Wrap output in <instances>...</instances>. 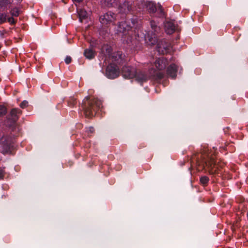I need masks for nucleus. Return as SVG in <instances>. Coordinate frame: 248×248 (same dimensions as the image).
<instances>
[{
  "mask_svg": "<svg viewBox=\"0 0 248 248\" xmlns=\"http://www.w3.org/2000/svg\"><path fill=\"white\" fill-rule=\"evenodd\" d=\"M202 162L204 169L210 174H216L218 172L217 165L215 163V158L210 154L204 153L202 155Z\"/></svg>",
  "mask_w": 248,
  "mask_h": 248,
  "instance_id": "2",
  "label": "nucleus"
},
{
  "mask_svg": "<svg viewBox=\"0 0 248 248\" xmlns=\"http://www.w3.org/2000/svg\"><path fill=\"white\" fill-rule=\"evenodd\" d=\"M112 61L120 63L122 61V54L121 52L113 53L112 55Z\"/></svg>",
  "mask_w": 248,
  "mask_h": 248,
  "instance_id": "13",
  "label": "nucleus"
},
{
  "mask_svg": "<svg viewBox=\"0 0 248 248\" xmlns=\"http://www.w3.org/2000/svg\"><path fill=\"white\" fill-rule=\"evenodd\" d=\"M247 217H248V212H247Z\"/></svg>",
  "mask_w": 248,
  "mask_h": 248,
  "instance_id": "32",
  "label": "nucleus"
},
{
  "mask_svg": "<svg viewBox=\"0 0 248 248\" xmlns=\"http://www.w3.org/2000/svg\"><path fill=\"white\" fill-rule=\"evenodd\" d=\"M145 6L148 12L150 14L155 13L157 10V6L155 3L153 1H147L145 2Z\"/></svg>",
  "mask_w": 248,
  "mask_h": 248,
  "instance_id": "11",
  "label": "nucleus"
},
{
  "mask_svg": "<svg viewBox=\"0 0 248 248\" xmlns=\"http://www.w3.org/2000/svg\"><path fill=\"white\" fill-rule=\"evenodd\" d=\"M158 9L161 13H163V9L162 7L161 6V5L160 4H158Z\"/></svg>",
  "mask_w": 248,
  "mask_h": 248,
  "instance_id": "30",
  "label": "nucleus"
},
{
  "mask_svg": "<svg viewBox=\"0 0 248 248\" xmlns=\"http://www.w3.org/2000/svg\"><path fill=\"white\" fill-rule=\"evenodd\" d=\"M7 14L3 13L0 14V24L5 23L7 21Z\"/></svg>",
  "mask_w": 248,
  "mask_h": 248,
  "instance_id": "21",
  "label": "nucleus"
},
{
  "mask_svg": "<svg viewBox=\"0 0 248 248\" xmlns=\"http://www.w3.org/2000/svg\"><path fill=\"white\" fill-rule=\"evenodd\" d=\"M6 113V108L2 105H0V116L4 115Z\"/></svg>",
  "mask_w": 248,
  "mask_h": 248,
  "instance_id": "23",
  "label": "nucleus"
},
{
  "mask_svg": "<svg viewBox=\"0 0 248 248\" xmlns=\"http://www.w3.org/2000/svg\"><path fill=\"white\" fill-rule=\"evenodd\" d=\"M6 33V31L4 30L0 31V35L1 37L3 38L4 37V34Z\"/></svg>",
  "mask_w": 248,
  "mask_h": 248,
  "instance_id": "29",
  "label": "nucleus"
},
{
  "mask_svg": "<svg viewBox=\"0 0 248 248\" xmlns=\"http://www.w3.org/2000/svg\"><path fill=\"white\" fill-rule=\"evenodd\" d=\"M21 111L18 108H13L11 110L10 114L13 121H16L18 117V115L21 114Z\"/></svg>",
  "mask_w": 248,
  "mask_h": 248,
  "instance_id": "14",
  "label": "nucleus"
},
{
  "mask_svg": "<svg viewBox=\"0 0 248 248\" xmlns=\"http://www.w3.org/2000/svg\"><path fill=\"white\" fill-rule=\"evenodd\" d=\"M115 15L111 12H108L100 17V20L102 24L110 23L115 20Z\"/></svg>",
  "mask_w": 248,
  "mask_h": 248,
  "instance_id": "7",
  "label": "nucleus"
},
{
  "mask_svg": "<svg viewBox=\"0 0 248 248\" xmlns=\"http://www.w3.org/2000/svg\"><path fill=\"white\" fill-rule=\"evenodd\" d=\"M120 8L123 9H121L120 12L125 13L127 11H129L130 10L129 7L128 6V3L127 2H124L122 6H120Z\"/></svg>",
  "mask_w": 248,
  "mask_h": 248,
  "instance_id": "20",
  "label": "nucleus"
},
{
  "mask_svg": "<svg viewBox=\"0 0 248 248\" xmlns=\"http://www.w3.org/2000/svg\"><path fill=\"white\" fill-rule=\"evenodd\" d=\"M102 107V102L97 98L90 99L86 97L83 101L82 108L87 117H92L95 115V112Z\"/></svg>",
  "mask_w": 248,
  "mask_h": 248,
  "instance_id": "1",
  "label": "nucleus"
},
{
  "mask_svg": "<svg viewBox=\"0 0 248 248\" xmlns=\"http://www.w3.org/2000/svg\"><path fill=\"white\" fill-rule=\"evenodd\" d=\"M145 41L149 45H155L157 42L156 35L153 33L149 32L145 36Z\"/></svg>",
  "mask_w": 248,
  "mask_h": 248,
  "instance_id": "9",
  "label": "nucleus"
},
{
  "mask_svg": "<svg viewBox=\"0 0 248 248\" xmlns=\"http://www.w3.org/2000/svg\"><path fill=\"white\" fill-rule=\"evenodd\" d=\"M64 61L66 64H69L72 61V58L70 56H67L65 58Z\"/></svg>",
  "mask_w": 248,
  "mask_h": 248,
  "instance_id": "27",
  "label": "nucleus"
},
{
  "mask_svg": "<svg viewBox=\"0 0 248 248\" xmlns=\"http://www.w3.org/2000/svg\"><path fill=\"white\" fill-rule=\"evenodd\" d=\"M175 25L171 22H167L165 24V31L168 34H172L175 30Z\"/></svg>",
  "mask_w": 248,
  "mask_h": 248,
  "instance_id": "12",
  "label": "nucleus"
},
{
  "mask_svg": "<svg viewBox=\"0 0 248 248\" xmlns=\"http://www.w3.org/2000/svg\"><path fill=\"white\" fill-rule=\"evenodd\" d=\"M151 23L152 28L154 29L155 31H157L158 30H159V27H157V26L154 27L153 26V22H151Z\"/></svg>",
  "mask_w": 248,
  "mask_h": 248,
  "instance_id": "28",
  "label": "nucleus"
},
{
  "mask_svg": "<svg viewBox=\"0 0 248 248\" xmlns=\"http://www.w3.org/2000/svg\"><path fill=\"white\" fill-rule=\"evenodd\" d=\"M131 28V26L128 25L126 21L119 23L118 31L122 33V40L124 43L128 44L132 42L133 37L132 36V31L130 30Z\"/></svg>",
  "mask_w": 248,
  "mask_h": 248,
  "instance_id": "4",
  "label": "nucleus"
},
{
  "mask_svg": "<svg viewBox=\"0 0 248 248\" xmlns=\"http://www.w3.org/2000/svg\"><path fill=\"white\" fill-rule=\"evenodd\" d=\"M136 78V80L140 83H143L147 81V80L149 78V76L146 75L142 72H137L136 73V76L134 77Z\"/></svg>",
  "mask_w": 248,
  "mask_h": 248,
  "instance_id": "10",
  "label": "nucleus"
},
{
  "mask_svg": "<svg viewBox=\"0 0 248 248\" xmlns=\"http://www.w3.org/2000/svg\"><path fill=\"white\" fill-rule=\"evenodd\" d=\"M4 174H5V172H4V168H2L0 167V179H3V178L4 176Z\"/></svg>",
  "mask_w": 248,
  "mask_h": 248,
  "instance_id": "24",
  "label": "nucleus"
},
{
  "mask_svg": "<svg viewBox=\"0 0 248 248\" xmlns=\"http://www.w3.org/2000/svg\"><path fill=\"white\" fill-rule=\"evenodd\" d=\"M78 14L79 20L82 22L83 20L86 19L88 16L87 12L84 9H80L78 10Z\"/></svg>",
  "mask_w": 248,
  "mask_h": 248,
  "instance_id": "16",
  "label": "nucleus"
},
{
  "mask_svg": "<svg viewBox=\"0 0 248 248\" xmlns=\"http://www.w3.org/2000/svg\"><path fill=\"white\" fill-rule=\"evenodd\" d=\"M136 69L134 67L124 66L122 70V75L125 78H133L136 76Z\"/></svg>",
  "mask_w": 248,
  "mask_h": 248,
  "instance_id": "6",
  "label": "nucleus"
},
{
  "mask_svg": "<svg viewBox=\"0 0 248 248\" xmlns=\"http://www.w3.org/2000/svg\"><path fill=\"white\" fill-rule=\"evenodd\" d=\"M169 50V48L168 46H163L159 44H157V51L159 53L165 54L168 53Z\"/></svg>",
  "mask_w": 248,
  "mask_h": 248,
  "instance_id": "17",
  "label": "nucleus"
},
{
  "mask_svg": "<svg viewBox=\"0 0 248 248\" xmlns=\"http://www.w3.org/2000/svg\"><path fill=\"white\" fill-rule=\"evenodd\" d=\"M84 56L89 59H93L95 56V53L91 48L86 49L84 52Z\"/></svg>",
  "mask_w": 248,
  "mask_h": 248,
  "instance_id": "15",
  "label": "nucleus"
},
{
  "mask_svg": "<svg viewBox=\"0 0 248 248\" xmlns=\"http://www.w3.org/2000/svg\"><path fill=\"white\" fill-rule=\"evenodd\" d=\"M7 20L11 24H14L16 22L14 18L13 17H7Z\"/></svg>",
  "mask_w": 248,
  "mask_h": 248,
  "instance_id": "25",
  "label": "nucleus"
},
{
  "mask_svg": "<svg viewBox=\"0 0 248 248\" xmlns=\"http://www.w3.org/2000/svg\"><path fill=\"white\" fill-rule=\"evenodd\" d=\"M28 102L27 101H23L20 105L21 108H25L28 106Z\"/></svg>",
  "mask_w": 248,
  "mask_h": 248,
  "instance_id": "26",
  "label": "nucleus"
},
{
  "mask_svg": "<svg viewBox=\"0 0 248 248\" xmlns=\"http://www.w3.org/2000/svg\"><path fill=\"white\" fill-rule=\"evenodd\" d=\"M106 74L109 78H115L119 76V68L116 64L111 63L107 66Z\"/></svg>",
  "mask_w": 248,
  "mask_h": 248,
  "instance_id": "5",
  "label": "nucleus"
},
{
  "mask_svg": "<svg viewBox=\"0 0 248 248\" xmlns=\"http://www.w3.org/2000/svg\"><path fill=\"white\" fill-rule=\"evenodd\" d=\"M168 65L167 59L164 58L157 59L154 63L155 69L152 75L155 79H161L164 78L165 73L164 70Z\"/></svg>",
  "mask_w": 248,
  "mask_h": 248,
  "instance_id": "3",
  "label": "nucleus"
},
{
  "mask_svg": "<svg viewBox=\"0 0 248 248\" xmlns=\"http://www.w3.org/2000/svg\"><path fill=\"white\" fill-rule=\"evenodd\" d=\"M200 182L202 185H205L208 183L209 178L206 176H202L200 178Z\"/></svg>",
  "mask_w": 248,
  "mask_h": 248,
  "instance_id": "22",
  "label": "nucleus"
},
{
  "mask_svg": "<svg viewBox=\"0 0 248 248\" xmlns=\"http://www.w3.org/2000/svg\"><path fill=\"white\" fill-rule=\"evenodd\" d=\"M10 13L13 16H18L20 14V11L18 8L14 7L11 9Z\"/></svg>",
  "mask_w": 248,
  "mask_h": 248,
  "instance_id": "18",
  "label": "nucleus"
},
{
  "mask_svg": "<svg viewBox=\"0 0 248 248\" xmlns=\"http://www.w3.org/2000/svg\"><path fill=\"white\" fill-rule=\"evenodd\" d=\"M72 0L74 1L77 2H80L82 1L83 0Z\"/></svg>",
  "mask_w": 248,
  "mask_h": 248,
  "instance_id": "31",
  "label": "nucleus"
},
{
  "mask_svg": "<svg viewBox=\"0 0 248 248\" xmlns=\"http://www.w3.org/2000/svg\"><path fill=\"white\" fill-rule=\"evenodd\" d=\"M14 2V0H0V7H2Z\"/></svg>",
  "mask_w": 248,
  "mask_h": 248,
  "instance_id": "19",
  "label": "nucleus"
},
{
  "mask_svg": "<svg viewBox=\"0 0 248 248\" xmlns=\"http://www.w3.org/2000/svg\"><path fill=\"white\" fill-rule=\"evenodd\" d=\"M178 66L175 64H171L167 67V74L172 78H175L177 76Z\"/></svg>",
  "mask_w": 248,
  "mask_h": 248,
  "instance_id": "8",
  "label": "nucleus"
}]
</instances>
